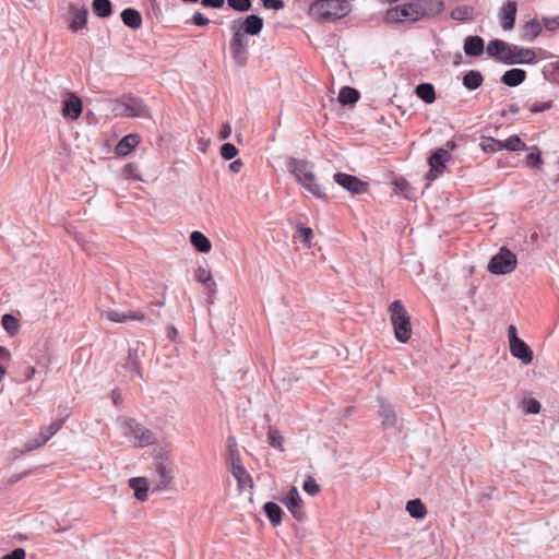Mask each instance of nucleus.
<instances>
[{"label": "nucleus", "instance_id": "40", "mask_svg": "<svg viewBox=\"0 0 559 559\" xmlns=\"http://www.w3.org/2000/svg\"><path fill=\"white\" fill-rule=\"evenodd\" d=\"M283 441L281 432L276 428L270 427L267 431L269 444L274 449L283 450Z\"/></svg>", "mask_w": 559, "mask_h": 559}, {"label": "nucleus", "instance_id": "52", "mask_svg": "<svg viewBox=\"0 0 559 559\" xmlns=\"http://www.w3.org/2000/svg\"><path fill=\"white\" fill-rule=\"evenodd\" d=\"M26 552L23 548H15L8 555H4L1 559H25Z\"/></svg>", "mask_w": 559, "mask_h": 559}, {"label": "nucleus", "instance_id": "28", "mask_svg": "<svg viewBox=\"0 0 559 559\" xmlns=\"http://www.w3.org/2000/svg\"><path fill=\"white\" fill-rule=\"evenodd\" d=\"M190 241L193 247L202 253L209 252L212 248L211 241L201 231L198 230L190 235Z\"/></svg>", "mask_w": 559, "mask_h": 559}, {"label": "nucleus", "instance_id": "58", "mask_svg": "<svg viewBox=\"0 0 559 559\" xmlns=\"http://www.w3.org/2000/svg\"><path fill=\"white\" fill-rule=\"evenodd\" d=\"M230 134H231V127H230V124L229 123L223 124L222 130H221L219 135H218L219 139L221 140H226V139H228L230 136Z\"/></svg>", "mask_w": 559, "mask_h": 559}, {"label": "nucleus", "instance_id": "51", "mask_svg": "<svg viewBox=\"0 0 559 559\" xmlns=\"http://www.w3.org/2000/svg\"><path fill=\"white\" fill-rule=\"evenodd\" d=\"M539 411H540V403L537 400L531 399L526 402L525 412L527 414H538Z\"/></svg>", "mask_w": 559, "mask_h": 559}, {"label": "nucleus", "instance_id": "48", "mask_svg": "<svg viewBox=\"0 0 559 559\" xmlns=\"http://www.w3.org/2000/svg\"><path fill=\"white\" fill-rule=\"evenodd\" d=\"M313 237V230L310 227H299L298 228V238L304 243L310 247V241Z\"/></svg>", "mask_w": 559, "mask_h": 559}, {"label": "nucleus", "instance_id": "16", "mask_svg": "<svg viewBox=\"0 0 559 559\" xmlns=\"http://www.w3.org/2000/svg\"><path fill=\"white\" fill-rule=\"evenodd\" d=\"M450 158V153L444 148H438L430 157H429V165H430V174L429 178L435 179L437 178L442 171L444 170L445 166L444 163Z\"/></svg>", "mask_w": 559, "mask_h": 559}, {"label": "nucleus", "instance_id": "64", "mask_svg": "<svg viewBox=\"0 0 559 559\" xmlns=\"http://www.w3.org/2000/svg\"><path fill=\"white\" fill-rule=\"evenodd\" d=\"M242 167V162L240 159H236L229 164V169L233 173H239L240 168Z\"/></svg>", "mask_w": 559, "mask_h": 559}, {"label": "nucleus", "instance_id": "14", "mask_svg": "<svg viewBox=\"0 0 559 559\" xmlns=\"http://www.w3.org/2000/svg\"><path fill=\"white\" fill-rule=\"evenodd\" d=\"M283 503L297 521H302L305 519L306 514L302 509V500L296 487H292L289 489L287 496L283 500Z\"/></svg>", "mask_w": 559, "mask_h": 559}, {"label": "nucleus", "instance_id": "61", "mask_svg": "<svg viewBox=\"0 0 559 559\" xmlns=\"http://www.w3.org/2000/svg\"><path fill=\"white\" fill-rule=\"evenodd\" d=\"M37 448H40L39 444L36 442V440L33 438L32 440L27 441L25 443V449L21 451V453L31 452Z\"/></svg>", "mask_w": 559, "mask_h": 559}, {"label": "nucleus", "instance_id": "9", "mask_svg": "<svg viewBox=\"0 0 559 559\" xmlns=\"http://www.w3.org/2000/svg\"><path fill=\"white\" fill-rule=\"evenodd\" d=\"M508 338L512 356L520 359L524 365L531 364L533 361V352L524 341L519 338L518 330L512 324L508 328Z\"/></svg>", "mask_w": 559, "mask_h": 559}, {"label": "nucleus", "instance_id": "43", "mask_svg": "<svg viewBox=\"0 0 559 559\" xmlns=\"http://www.w3.org/2000/svg\"><path fill=\"white\" fill-rule=\"evenodd\" d=\"M107 320L117 323H126L129 321L128 312H119L116 310H107L102 313Z\"/></svg>", "mask_w": 559, "mask_h": 559}, {"label": "nucleus", "instance_id": "15", "mask_svg": "<svg viewBox=\"0 0 559 559\" xmlns=\"http://www.w3.org/2000/svg\"><path fill=\"white\" fill-rule=\"evenodd\" d=\"M63 107L62 115L66 118H70L72 120H76L82 114V102L81 99L72 92L64 93L63 96Z\"/></svg>", "mask_w": 559, "mask_h": 559}, {"label": "nucleus", "instance_id": "46", "mask_svg": "<svg viewBox=\"0 0 559 559\" xmlns=\"http://www.w3.org/2000/svg\"><path fill=\"white\" fill-rule=\"evenodd\" d=\"M238 154L237 147L231 143H225L221 147V155L226 160L233 159Z\"/></svg>", "mask_w": 559, "mask_h": 559}, {"label": "nucleus", "instance_id": "29", "mask_svg": "<svg viewBox=\"0 0 559 559\" xmlns=\"http://www.w3.org/2000/svg\"><path fill=\"white\" fill-rule=\"evenodd\" d=\"M263 509L273 526H278L282 522L283 511L275 502H266Z\"/></svg>", "mask_w": 559, "mask_h": 559}, {"label": "nucleus", "instance_id": "24", "mask_svg": "<svg viewBox=\"0 0 559 559\" xmlns=\"http://www.w3.org/2000/svg\"><path fill=\"white\" fill-rule=\"evenodd\" d=\"M525 78H526V72L524 70L511 69V70H508L504 72L501 80H502L503 84L514 87V86H518L521 83H523Z\"/></svg>", "mask_w": 559, "mask_h": 559}, {"label": "nucleus", "instance_id": "10", "mask_svg": "<svg viewBox=\"0 0 559 559\" xmlns=\"http://www.w3.org/2000/svg\"><path fill=\"white\" fill-rule=\"evenodd\" d=\"M502 62L506 64H534L536 53L533 49L510 44V50L506 51Z\"/></svg>", "mask_w": 559, "mask_h": 559}, {"label": "nucleus", "instance_id": "45", "mask_svg": "<svg viewBox=\"0 0 559 559\" xmlns=\"http://www.w3.org/2000/svg\"><path fill=\"white\" fill-rule=\"evenodd\" d=\"M227 3L230 8L239 12H246L251 9L250 0H227Z\"/></svg>", "mask_w": 559, "mask_h": 559}, {"label": "nucleus", "instance_id": "53", "mask_svg": "<svg viewBox=\"0 0 559 559\" xmlns=\"http://www.w3.org/2000/svg\"><path fill=\"white\" fill-rule=\"evenodd\" d=\"M550 107H551V103L550 102L534 103V104H532L530 106V110L532 112H543L545 110H548Z\"/></svg>", "mask_w": 559, "mask_h": 559}, {"label": "nucleus", "instance_id": "55", "mask_svg": "<svg viewBox=\"0 0 559 559\" xmlns=\"http://www.w3.org/2000/svg\"><path fill=\"white\" fill-rule=\"evenodd\" d=\"M193 23L198 26H205L210 23V20L205 17L202 13L195 12L193 14Z\"/></svg>", "mask_w": 559, "mask_h": 559}, {"label": "nucleus", "instance_id": "12", "mask_svg": "<svg viewBox=\"0 0 559 559\" xmlns=\"http://www.w3.org/2000/svg\"><path fill=\"white\" fill-rule=\"evenodd\" d=\"M227 462L230 465V473L238 481L239 488H243L247 484L251 483V478L242 465L238 452H233L228 455Z\"/></svg>", "mask_w": 559, "mask_h": 559}, {"label": "nucleus", "instance_id": "19", "mask_svg": "<svg viewBox=\"0 0 559 559\" xmlns=\"http://www.w3.org/2000/svg\"><path fill=\"white\" fill-rule=\"evenodd\" d=\"M263 27V20L254 14L248 15L241 23L239 28L243 34L257 36Z\"/></svg>", "mask_w": 559, "mask_h": 559}, {"label": "nucleus", "instance_id": "36", "mask_svg": "<svg viewBox=\"0 0 559 559\" xmlns=\"http://www.w3.org/2000/svg\"><path fill=\"white\" fill-rule=\"evenodd\" d=\"M1 324L3 330L10 335L14 336L20 331V323L19 320L10 313H5L2 316Z\"/></svg>", "mask_w": 559, "mask_h": 559}, {"label": "nucleus", "instance_id": "22", "mask_svg": "<svg viewBox=\"0 0 559 559\" xmlns=\"http://www.w3.org/2000/svg\"><path fill=\"white\" fill-rule=\"evenodd\" d=\"M140 143L138 134H128L123 136L116 146V153L121 156L128 155Z\"/></svg>", "mask_w": 559, "mask_h": 559}, {"label": "nucleus", "instance_id": "7", "mask_svg": "<svg viewBox=\"0 0 559 559\" xmlns=\"http://www.w3.org/2000/svg\"><path fill=\"white\" fill-rule=\"evenodd\" d=\"M516 266V255L506 247H502L497 254H495L489 263L488 271L491 274H508L511 273Z\"/></svg>", "mask_w": 559, "mask_h": 559}, {"label": "nucleus", "instance_id": "31", "mask_svg": "<svg viewBox=\"0 0 559 559\" xmlns=\"http://www.w3.org/2000/svg\"><path fill=\"white\" fill-rule=\"evenodd\" d=\"M406 511L415 519H424L427 514V508L420 499L409 500L406 503Z\"/></svg>", "mask_w": 559, "mask_h": 559}, {"label": "nucleus", "instance_id": "30", "mask_svg": "<svg viewBox=\"0 0 559 559\" xmlns=\"http://www.w3.org/2000/svg\"><path fill=\"white\" fill-rule=\"evenodd\" d=\"M484 78L479 71L476 70H469L464 76H463V85L469 90L474 91L478 88L483 84Z\"/></svg>", "mask_w": 559, "mask_h": 559}, {"label": "nucleus", "instance_id": "63", "mask_svg": "<svg viewBox=\"0 0 559 559\" xmlns=\"http://www.w3.org/2000/svg\"><path fill=\"white\" fill-rule=\"evenodd\" d=\"M10 357H11L10 352L5 347L0 346V364L4 362V361H9Z\"/></svg>", "mask_w": 559, "mask_h": 559}, {"label": "nucleus", "instance_id": "27", "mask_svg": "<svg viewBox=\"0 0 559 559\" xmlns=\"http://www.w3.org/2000/svg\"><path fill=\"white\" fill-rule=\"evenodd\" d=\"M415 93L426 104H432L436 100L435 87L430 83H421L417 85Z\"/></svg>", "mask_w": 559, "mask_h": 559}, {"label": "nucleus", "instance_id": "47", "mask_svg": "<svg viewBox=\"0 0 559 559\" xmlns=\"http://www.w3.org/2000/svg\"><path fill=\"white\" fill-rule=\"evenodd\" d=\"M302 487H304V490L311 496H314L320 491L319 485L316 483L314 478L311 476H308L305 479Z\"/></svg>", "mask_w": 559, "mask_h": 559}, {"label": "nucleus", "instance_id": "8", "mask_svg": "<svg viewBox=\"0 0 559 559\" xmlns=\"http://www.w3.org/2000/svg\"><path fill=\"white\" fill-rule=\"evenodd\" d=\"M425 15L419 3H407L395 7L388 11L386 19L391 22L418 21Z\"/></svg>", "mask_w": 559, "mask_h": 559}, {"label": "nucleus", "instance_id": "25", "mask_svg": "<svg viewBox=\"0 0 559 559\" xmlns=\"http://www.w3.org/2000/svg\"><path fill=\"white\" fill-rule=\"evenodd\" d=\"M379 414L382 419L383 427L390 428L396 424V414L391 404L382 402Z\"/></svg>", "mask_w": 559, "mask_h": 559}, {"label": "nucleus", "instance_id": "39", "mask_svg": "<svg viewBox=\"0 0 559 559\" xmlns=\"http://www.w3.org/2000/svg\"><path fill=\"white\" fill-rule=\"evenodd\" d=\"M525 143L518 135H512L506 141H502V150L516 152L525 150Z\"/></svg>", "mask_w": 559, "mask_h": 559}, {"label": "nucleus", "instance_id": "59", "mask_svg": "<svg viewBox=\"0 0 559 559\" xmlns=\"http://www.w3.org/2000/svg\"><path fill=\"white\" fill-rule=\"evenodd\" d=\"M128 317H129V321L130 320L144 321L146 319L145 313L142 311H129Z\"/></svg>", "mask_w": 559, "mask_h": 559}, {"label": "nucleus", "instance_id": "34", "mask_svg": "<svg viewBox=\"0 0 559 559\" xmlns=\"http://www.w3.org/2000/svg\"><path fill=\"white\" fill-rule=\"evenodd\" d=\"M542 32V24L533 19L525 23L523 27V38L527 41L534 40Z\"/></svg>", "mask_w": 559, "mask_h": 559}, {"label": "nucleus", "instance_id": "57", "mask_svg": "<svg viewBox=\"0 0 559 559\" xmlns=\"http://www.w3.org/2000/svg\"><path fill=\"white\" fill-rule=\"evenodd\" d=\"M225 0H202L204 7L219 9L224 5Z\"/></svg>", "mask_w": 559, "mask_h": 559}, {"label": "nucleus", "instance_id": "56", "mask_svg": "<svg viewBox=\"0 0 559 559\" xmlns=\"http://www.w3.org/2000/svg\"><path fill=\"white\" fill-rule=\"evenodd\" d=\"M540 163V155L538 153H531L526 156V165L535 167Z\"/></svg>", "mask_w": 559, "mask_h": 559}, {"label": "nucleus", "instance_id": "17", "mask_svg": "<svg viewBox=\"0 0 559 559\" xmlns=\"http://www.w3.org/2000/svg\"><path fill=\"white\" fill-rule=\"evenodd\" d=\"M516 2L508 1L501 9L499 17L501 26L504 31H510L514 27L516 16Z\"/></svg>", "mask_w": 559, "mask_h": 559}, {"label": "nucleus", "instance_id": "6", "mask_svg": "<svg viewBox=\"0 0 559 559\" xmlns=\"http://www.w3.org/2000/svg\"><path fill=\"white\" fill-rule=\"evenodd\" d=\"M117 117L128 118H150L151 114L144 102L136 97H130L127 100H117L112 107Z\"/></svg>", "mask_w": 559, "mask_h": 559}, {"label": "nucleus", "instance_id": "18", "mask_svg": "<svg viewBox=\"0 0 559 559\" xmlns=\"http://www.w3.org/2000/svg\"><path fill=\"white\" fill-rule=\"evenodd\" d=\"M71 22L70 29L72 32H79L86 26L87 23V10L85 8H76L75 5L70 7Z\"/></svg>", "mask_w": 559, "mask_h": 559}, {"label": "nucleus", "instance_id": "50", "mask_svg": "<svg viewBox=\"0 0 559 559\" xmlns=\"http://www.w3.org/2000/svg\"><path fill=\"white\" fill-rule=\"evenodd\" d=\"M419 1L423 2L426 7H428L429 10H431L436 13H440L444 8V3L442 0H419Z\"/></svg>", "mask_w": 559, "mask_h": 559}, {"label": "nucleus", "instance_id": "42", "mask_svg": "<svg viewBox=\"0 0 559 559\" xmlns=\"http://www.w3.org/2000/svg\"><path fill=\"white\" fill-rule=\"evenodd\" d=\"M480 147L486 153H497L502 150V141L493 138H487L481 141Z\"/></svg>", "mask_w": 559, "mask_h": 559}, {"label": "nucleus", "instance_id": "2", "mask_svg": "<svg viewBox=\"0 0 559 559\" xmlns=\"http://www.w3.org/2000/svg\"><path fill=\"white\" fill-rule=\"evenodd\" d=\"M288 169L296 181L307 191L319 199L325 198V192L316 180L313 165L304 159L293 158L288 162Z\"/></svg>", "mask_w": 559, "mask_h": 559}, {"label": "nucleus", "instance_id": "13", "mask_svg": "<svg viewBox=\"0 0 559 559\" xmlns=\"http://www.w3.org/2000/svg\"><path fill=\"white\" fill-rule=\"evenodd\" d=\"M334 180L344 189L352 193H364L367 191V183L361 181L359 178L343 174V173H336L334 175Z\"/></svg>", "mask_w": 559, "mask_h": 559}, {"label": "nucleus", "instance_id": "54", "mask_svg": "<svg viewBox=\"0 0 559 559\" xmlns=\"http://www.w3.org/2000/svg\"><path fill=\"white\" fill-rule=\"evenodd\" d=\"M264 8L281 10L284 8V2L282 0H261Z\"/></svg>", "mask_w": 559, "mask_h": 559}, {"label": "nucleus", "instance_id": "3", "mask_svg": "<svg viewBox=\"0 0 559 559\" xmlns=\"http://www.w3.org/2000/svg\"><path fill=\"white\" fill-rule=\"evenodd\" d=\"M389 311L396 340L406 343L412 336V324L404 305L401 300H395L390 305Z\"/></svg>", "mask_w": 559, "mask_h": 559}, {"label": "nucleus", "instance_id": "32", "mask_svg": "<svg viewBox=\"0 0 559 559\" xmlns=\"http://www.w3.org/2000/svg\"><path fill=\"white\" fill-rule=\"evenodd\" d=\"M92 10L99 17H108L112 13V3L110 0H93Z\"/></svg>", "mask_w": 559, "mask_h": 559}, {"label": "nucleus", "instance_id": "38", "mask_svg": "<svg viewBox=\"0 0 559 559\" xmlns=\"http://www.w3.org/2000/svg\"><path fill=\"white\" fill-rule=\"evenodd\" d=\"M140 366H141V360L139 357V345H138L135 348H129L126 367L130 371H134L136 374L140 376Z\"/></svg>", "mask_w": 559, "mask_h": 559}, {"label": "nucleus", "instance_id": "41", "mask_svg": "<svg viewBox=\"0 0 559 559\" xmlns=\"http://www.w3.org/2000/svg\"><path fill=\"white\" fill-rule=\"evenodd\" d=\"M543 73L546 80L559 83V61L547 64Z\"/></svg>", "mask_w": 559, "mask_h": 559}, {"label": "nucleus", "instance_id": "62", "mask_svg": "<svg viewBox=\"0 0 559 559\" xmlns=\"http://www.w3.org/2000/svg\"><path fill=\"white\" fill-rule=\"evenodd\" d=\"M559 26V22L557 19H546L545 27L549 31H555Z\"/></svg>", "mask_w": 559, "mask_h": 559}, {"label": "nucleus", "instance_id": "60", "mask_svg": "<svg viewBox=\"0 0 559 559\" xmlns=\"http://www.w3.org/2000/svg\"><path fill=\"white\" fill-rule=\"evenodd\" d=\"M227 447H228V455H230L233 452H238L237 451V441L234 436H229L227 438Z\"/></svg>", "mask_w": 559, "mask_h": 559}, {"label": "nucleus", "instance_id": "49", "mask_svg": "<svg viewBox=\"0 0 559 559\" xmlns=\"http://www.w3.org/2000/svg\"><path fill=\"white\" fill-rule=\"evenodd\" d=\"M63 424V419L51 423L45 432V437L48 438V441L61 429Z\"/></svg>", "mask_w": 559, "mask_h": 559}, {"label": "nucleus", "instance_id": "26", "mask_svg": "<svg viewBox=\"0 0 559 559\" xmlns=\"http://www.w3.org/2000/svg\"><path fill=\"white\" fill-rule=\"evenodd\" d=\"M507 50H510V44L499 39L490 40L487 45V53L498 58L501 62Z\"/></svg>", "mask_w": 559, "mask_h": 559}, {"label": "nucleus", "instance_id": "44", "mask_svg": "<svg viewBox=\"0 0 559 559\" xmlns=\"http://www.w3.org/2000/svg\"><path fill=\"white\" fill-rule=\"evenodd\" d=\"M123 174L127 179H131L134 181L142 180V177L139 171V166L134 163H129L123 167Z\"/></svg>", "mask_w": 559, "mask_h": 559}, {"label": "nucleus", "instance_id": "20", "mask_svg": "<svg viewBox=\"0 0 559 559\" xmlns=\"http://www.w3.org/2000/svg\"><path fill=\"white\" fill-rule=\"evenodd\" d=\"M129 487L133 489L134 497L139 501H145L147 499V492H148V480L145 477H133L130 478Z\"/></svg>", "mask_w": 559, "mask_h": 559}, {"label": "nucleus", "instance_id": "23", "mask_svg": "<svg viewBox=\"0 0 559 559\" xmlns=\"http://www.w3.org/2000/svg\"><path fill=\"white\" fill-rule=\"evenodd\" d=\"M121 20L123 24L132 29H138L142 25V15L135 9H124L121 12Z\"/></svg>", "mask_w": 559, "mask_h": 559}, {"label": "nucleus", "instance_id": "1", "mask_svg": "<svg viewBox=\"0 0 559 559\" xmlns=\"http://www.w3.org/2000/svg\"><path fill=\"white\" fill-rule=\"evenodd\" d=\"M352 8V0H314L308 14L317 22L330 23L347 16Z\"/></svg>", "mask_w": 559, "mask_h": 559}, {"label": "nucleus", "instance_id": "35", "mask_svg": "<svg viewBox=\"0 0 559 559\" xmlns=\"http://www.w3.org/2000/svg\"><path fill=\"white\" fill-rule=\"evenodd\" d=\"M359 99V92L353 87L344 86L338 93V102L342 105H353Z\"/></svg>", "mask_w": 559, "mask_h": 559}, {"label": "nucleus", "instance_id": "5", "mask_svg": "<svg viewBox=\"0 0 559 559\" xmlns=\"http://www.w3.org/2000/svg\"><path fill=\"white\" fill-rule=\"evenodd\" d=\"M155 486L153 491L163 492L167 490L174 480L173 462L165 455H157L153 464Z\"/></svg>", "mask_w": 559, "mask_h": 559}, {"label": "nucleus", "instance_id": "4", "mask_svg": "<svg viewBox=\"0 0 559 559\" xmlns=\"http://www.w3.org/2000/svg\"><path fill=\"white\" fill-rule=\"evenodd\" d=\"M120 427L127 438L132 439L133 445L144 448L155 443L156 437L148 428L132 418L120 419Z\"/></svg>", "mask_w": 559, "mask_h": 559}, {"label": "nucleus", "instance_id": "11", "mask_svg": "<svg viewBox=\"0 0 559 559\" xmlns=\"http://www.w3.org/2000/svg\"><path fill=\"white\" fill-rule=\"evenodd\" d=\"M231 29L234 33L229 45L230 52L235 61L239 66H243L248 40L245 38V34L239 28H236L235 25L231 26Z\"/></svg>", "mask_w": 559, "mask_h": 559}, {"label": "nucleus", "instance_id": "33", "mask_svg": "<svg viewBox=\"0 0 559 559\" xmlns=\"http://www.w3.org/2000/svg\"><path fill=\"white\" fill-rule=\"evenodd\" d=\"M195 278L200 284H203L209 288L210 294L215 293L216 284L213 281L212 274L209 270L204 267H198L195 271Z\"/></svg>", "mask_w": 559, "mask_h": 559}, {"label": "nucleus", "instance_id": "37", "mask_svg": "<svg viewBox=\"0 0 559 559\" xmlns=\"http://www.w3.org/2000/svg\"><path fill=\"white\" fill-rule=\"evenodd\" d=\"M473 17H474V8L469 7V5L456 7L451 12V19H453L454 21L463 22V21L473 20Z\"/></svg>", "mask_w": 559, "mask_h": 559}, {"label": "nucleus", "instance_id": "21", "mask_svg": "<svg viewBox=\"0 0 559 559\" xmlns=\"http://www.w3.org/2000/svg\"><path fill=\"white\" fill-rule=\"evenodd\" d=\"M484 39L479 36H469L464 41V52L467 56L478 57L484 52Z\"/></svg>", "mask_w": 559, "mask_h": 559}]
</instances>
